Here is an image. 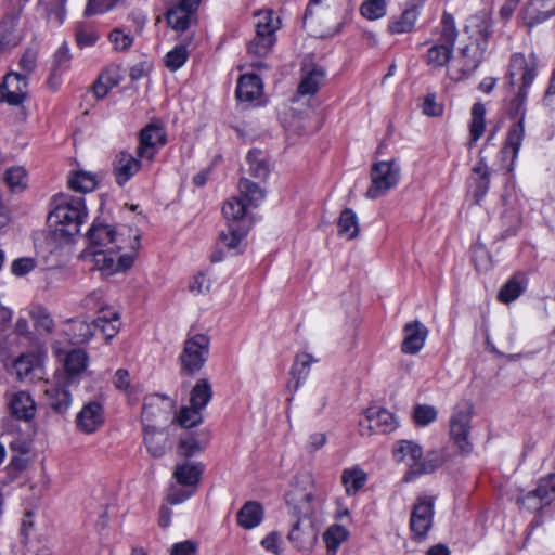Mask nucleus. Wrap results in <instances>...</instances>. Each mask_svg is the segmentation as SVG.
Wrapping results in <instances>:
<instances>
[{"label":"nucleus","instance_id":"nucleus-1","mask_svg":"<svg viewBox=\"0 0 555 555\" xmlns=\"http://www.w3.org/2000/svg\"><path fill=\"white\" fill-rule=\"evenodd\" d=\"M87 240L88 246L80 258L93 263L103 274L109 275L132 267L141 233L131 225L113 227L94 221L87 233Z\"/></svg>","mask_w":555,"mask_h":555},{"label":"nucleus","instance_id":"nucleus-2","mask_svg":"<svg viewBox=\"0 0 555 555\" xmlns=\"http://www.w3.org/2000/svg\"><path fill=\"white\" fill-rule=\"evenodd\" d=\"M313 482L310 473H298L285 495L286 504L298 517L288 532V540L300 551L311 550L318 540V530L310 517L313 513Z\"/></svg>","mask_w":555,"mask_h":555},{"label":"nucleus","instance_id":"nucleus-3","mask_svg":"<svg viewBox=\"0 0 555 555\" xmlns=\"http://www.w3.org/2000/svg\"><path fill=\"white\" fill-rule=\"evenodd\" d=\"M392 454L396 462L403 463L408 468L404 476L405 481H411L423 474H430L442 463L438 453L429 452L424 456L422 448L409 440L399 441L395 446Z\"/></svg>","mask_w":555,"mask_h":555},{"label":"nucleus","instance_id":"nucleus-4","mask_svg":"<svg viewBox=\"0 0 555 555\" xmlns=\"http://www.w3.org/2000/svg\"><path fill=\"white\" fill-rule=\"evenodd\" d=\"M82 198H61L56 207L49 214L48 222L59 236H73L78 233L86 218Z\"/></svg>","mask_w":555,"mask_h":555},{"label":"nucleus","instance_id":"nucleus-5","mask_svg":"<svg viewBox=\"0 0 555 555\" xmlns=\"http://www.w3.org/2000/svg\"><path fill=\"white\" fill-rule=\"evenodd\" d=\"M520 76L521 86L517 95L511 102L509 113L525 121V102L527 99V88L532 83L535 77V65L527 61L525 55L517 53L512 56L509 63V78L513 85L515 78Z\"/></svg>","mask_w":555,"mask_h":555},{"label":"nucleus","instance_id":"nucleus-6","mask_svg":"<svg viewBox=\"0 0 555 555\" xmlns=\"http://www.w3.org/2000/svg\"><path fill=\"white\" fill-rule=\"evenodd\" d=\"M441 24L439 42L433 44L426 53V64L431 69L442 68L450 62L457 37L454 17L450 13H443Z\"/></svg>","mask_w":555,"mask_h":555},{"label":"nucleus","instance_id":"nucleus-7","mask_svg":"<svg viewBox=\"0 0 555 555\" xmlns=\"http://www.w3.org/2000/svg\"><path fill=\"white\" fill-rule=\"evenodd\" d=\"M371 185L365 196L369 199H377L395 189L401 179V167L395 160L376 162L370 172Z\"/></svg>","mask_w":555,"mask_h":555},{"label":"nucleus","instance_id":"nucleus-8","mask_svg":"<svg viewBox=\"0 0 555 555\" xmlns=\"http://www.w3.org/2000/svg\"><path fill=\"white\" fill-rule=\"evenodd\" d=\"M210 339L205 334L190 335L179 356L181 371L186 375H194L203 369L209 356Z\"/></svg>","mask_w":555,"mask_h":555},{"label":"nucleus","instance_id":"nucleus-9","mask_svg":"<svg viewBox=\"0 0 555 555\" xmlns=\"http://www.w3.org/2000/svg\"><path fill=\"white\" fill-rule=\"evenodd\" d=\"M473 414V403L470 401L463 400L455 404L449 421L450 436L459 449L464 453H469L473 449V444L469 441Z\"/></svg>","mask_w":555,"mask_h":555},{"label":"nucleus","instance_id":"nucleus-10","mask_svg":"<svg viewBox=\"0 0 555 555\" xmlns=\"http://www.w3.org/2000/svg\"><path fill=\"white\" fill-rule=\"evenodd\" d=\"M280 28V20L272 11L256 14V36L248 44V52L258 57H264L271 51L274 42V33Z\"/></svg>","mask_w":555,"mask_h":555},{"label":"nucleus","instance_id":"nucleus-11","mask_svg":"<svg viewBox=\"0 0 555 555\" xmlns=\"http://www.w3.org/2000/svg\"><path fill=\"white\" fill-rule=\"evenodd\" d=\"M486 47L479 43H470L463 47L453 59L448 69V76L452 80H462L472 75L479 66Z\"/></svg>","mask_w":555,"mask_h":555},{"label":"nucleus","instance_id":"nucleus-12","mask_svg":"<svg viewBox=\"0 0 555 555\" xmlns=\"http://www.w3.org/2000/svg\"><path fill=\"white\" fill-rule=\"evenodd\" d=\"M173 401L164 396L150 395L144 398L141 421L144 428L156 427L165 423L173 412Z\"/></svg>","mask_w":555,"mask_h":555},{"label":"nucleus","instance_id":"nucleus-13","mask_svg":"<svg viewBox=\"0 0 555 555\" xmlns=\"http://www.w3.org/2000/svg\"><path fill=\"white\" fill-rule=\"evenodd\" d=\"M433 516L434 500L427 496L420 498L412 509L410 519L413 539L422 540L426 537L433 526Z\"/></svg>","mask_w":555,"mask_h":555},{"label":"nucleus","instance_id":"nucleus-14","mask_svg":"<svg viewBox=\"0 0 555 555\" xmlns=\"http://www.w3.org/2000/svg\"><path fill=\"white\" fill-rule=\"evenodd\" d=\"M398 427L396 416L388 410L382 408H370L366 416L360 422V434L370 435L372 431L388 434Z\"/></svg>","mask_w":555,"mask_h":555},{"label":"nucleus","instance_id":"nucleus-15","mask_svg":"<svg viewBox=\"0 0 555 555\" xmlns=\"http://www.w3.org/2000/svg\"><path fill=\"white\" fill-rule=\"evenodd\" d=\"M28 95L27 77L24 74L10 72L0 86L1 100L10 105H21Z\"/></svg>","mask_w":555,"mask_h":555},{"label":"nucleus","instance_id":"nucleus-16","mask_svg":"<svg viewBox=\"0 0 555 555\" xmlns=\"http://www.w3.org/2000/svg\"><path fill=\"white\" fill-rule=\"evenodd\" d=\"M165 143V130L156 124H149L140 133V144L137 150L138 157L152 160L157 150Z\"/></svg>","mask_w":555,"mask_h":555},{"label":"nucleus","instance_id":"nucleus-17","mask_svg":"<svg viewBox=\"0 0 555 555\" xmlns=\"http://www.w3.org/2000/svg\"><path fill=\"white\" fill-rule=\"evenodd\" d=\"M555 500V474L542 478L535 490L521 498L520 503L528 509L538 511Z\"/></svg>","mask_w":555,"mask_h":555},{"label":"nucleus","instance_id":"nucleus-18","mask_svg":"<svg viewBox=\"0 0 555 555\" xmlns=\"http://www.w3.org/2000/svg\"><path fill=\"white\" fill-rule=\"evenodd\" d=\"M332 13V10L324 4L323 0H310L304 14V25L317 36H326L330 31H324L321 28L328 23Z\"/></svg>","mask_w":555,"mask_h":555},{"label":"nucleus","instance_id":"nucleus-19","mask_svg":"<svg viewBox=\"0 0 555 555\" xmlns=\"http://www.w3.org/2000/svg\"><path fill=\"white\" fill-rule=\"evenodd\" d=\"M404 339L401 351L405 354H416L425 345L428 336L427 327L417 320L408 322L403 327Z\"/></svg>","mask_w":555,"mask_h":555},{"label":"nucleus","instance_id":"nucleus-20","mask_svg":"<svg viewBox=\"0 0 555 555\" xmlns=\"http://www.w3.org/2000/svg\"><path fill=\"white\" fill-rule=\"evenodd\" d=\"M104 424L103 406L95 401L83 405L76 416V425L85 434H93Z\"/></svg>","mask_w":555,"mask_h":555},{"label":"nucleus","instance_id":"nucleus-21","mask_svg":"<svg viewBox=\"0 0 555 555\" xmlns=\"http://www.w3.org/2000/svg\"><path fill=\"white\" fill-rule=\"evenodd\" d=\"M17 378L21 382H38L44 376V367L41 360L35 354H22L14 363Z\"/></svg>","mask_w":555,"mask_h":555},{"label":"nucleus","instance_id":"nucleus-22","mask_svg":"<svg viewBox=\"0 0 555 555\" xmlns=\"http://www.w3.org/2000/svg\"><path fill=\"white\" fill-rule=\"evenodd\" d=\"M204 464L201 462H184L177 464L173 470V478L183 488L195 490L204 472Z\"/></svg>","mask_w":555,"mask_h":555},{"label":"nucleus","instance_id":"nucleus-23","mask_svg":"<svg viewBox=\"0 0 555 555\" xmlns=\"http://www.w3.org/2000/svg\"><path fill=\"white\" fill-rule=\"evenodd\" d=\"M114 175L119 185H124L141 168V162L128 152H119L114 160Z\"/></svg>","mask_w":555,"mask_h":555},{"label":"nucleus","instance_id":"nucleus-24","mask_svg":"<svg viewBox=\"0 0 555 555\" xmlns=\"http://www.w3.org/2000/svg\"><path fill=\"white\" fill-rule=\"evenodd\" d=\"M424 1L425 0H412L409 7L398 17L389 22L388 30L391 34L412 31L418 17V9L423 5Z\"/></svg>","mask_w":555,"mask_h":555},{"label":"nucleus","instance_id":"nucleus-25","mask_svg":"<svg viewBox=\"0 0 555 555\" xmlns=\"http://www.w3.org/2000/svg\"><path fill=\"white\" fill-rule=\"evenodd\" d=\"M9 406L11 413L20 420L29 421L36 414V403L26 391H17L10 396Z\"/></svg>","mask_w":555,"mask_h":555},{"label":"nucleus","instance_id":"nucleus-26","mask_svg":"<svg viewBox=\"0 0 555 555\" xmlns=\"http://www.w3.org/2000/svg\"><path fill=\"white\" fill-rule=\"evenodd\" d=\"M302 73V78L298 86V93L301 95H312L317 93L325 78V70L317 65L305 64Z\"/></svg>","mask_w":555,"mask_h":555},{"label":"nucleus","instance_id":"nucleus-27","mask_svg":"<svg viewBox=\"0 0 555 555\" xmlns=\"http://www.w3.org/2000/svg\"><path fill=\"white\" fill-rule=\"evenodd\" d=\"M63 332L72 344H85L93 336L94 325L93 322L89 323L80 319L68 320L64 325Z\"/></svg>","mask_w":555,"mask_h":555},{"label":"nucleus","instance_id":"nucleus-28","mask_svg":"<svg viewBox=\"0 0 555 555\" xmlns=\"http://www.w3.org/2000/svg\"><path fill=\"white\" fill-rule=\"evenodd\" d=\"M144 443L153 457H162L170 448L168 434L156 427L144 428Z\"/></svg>","mask_w":555,"mask_h":555},{"label":"nucleus","instance_id":"nucleus-29","mask_svg":"<svg viewBox=\"0 0 555 555\" xmlns=\"http://www.w3.org/2000/svg\"><path fill=\"white\" fill-rule=\"evenodd\" d=\"M470 180L474 188V198L478 203L487 194L490 185V171L483 159H480L473 167Z\"/></svg>","mask_w":555,"mask_h":555},{"label":"nucleus","instance_id":"nucleus-30","mask_svg":"<svg viewBox=\"0 0 555 555\" xmlns=\"http://www.w3.org/2000/svg\"><path fill=\"white\" fill-rule=\"evenodd\" d=\"M249 224H228V230L219 234L218 245L228 250L241 253L240 245L249 231Z\"/></svg>","mask_w":555,"mask_h":555},{"label":"nucleus","instance_id":"nucleus-31","mask_svg":"<svg viewBox=\"0 0 555 555\" xmlns=\"http://www.w3.org/2000/svg\"><path fill=\"white\" fill-rule=\"evenodd\" d=\"M554 14H555V3L552 4L550 8H546V5L543 2H534V3L528 4L522 10L521 18L524 21V24L528 28H531V27L548 20Z\"/></svg>","mask_w":555,"mask_h":555},{"label":"nucleus","instance_id":"nucleus-32","mask_svg":"<svg viewBox=\"0 0 555 555\" xmlns=\"http://www.w3.org/2000/svg\"><path fill=\"white\" fill-rule=\"evenodd\" d=\"M262 93V83L257 75H243L240 77L236 88V98L240 101L250 102Z\"/></svg>","mask_w":555,"mask_h":555},{"label":"nucleus","instance_id":"nucleus-33","mask_svg":"<svg viewBox=\"0 0 555 555\" xmlns=\"http://www.w3.org/2000/svg\"><path fill=\"white\" fill-rule=\"evenodd\" d=\"M94 331L100 330L106 339L116 336L120 328L119 312L111 309H102L100 315L93 321Z\"/></svg>","mask_w":555,"mask_h":555},{"label":"nucleus","instance_id":"nucleus-34","mask_svg":"<svg viewBox=\"0 0 555 555\" xmlns=\"http://www.w3.org/2000/svg\"><path fill=\"white\" fill-rule=\"evenodd\" d=\"M88 365V356L81 349L69 351L64 359V370L66 374V383L70 384L75 377L81 374Z\"/></svg>","mask_w":555,"mask_h":555},{"label":"nucleus","instance_id":"nucleus-35","mask_svg":"<svg viewBox=\"0 0 555 555\" xmlns=\"http://www.w3.org/2000/svg\"><path fill=\"white\" fill-rule=\"evenodd\" d=\"M48 404L57 413H65L72 404L69 391L60 385H50L44 390Z\"/></svg>","mask_w":555,"mask_h":555},{"label":"nucleus","instance_id":"nucleus-36","mask_svg":"<svg viewBox=\"0 0 555 555\" xmlns=\"http://www.w3.org/2000/svg\"><path fill=\"white\" fill-rule=\"evenodd\" d=\"M263 518V509L257 502L250 501L245 503L238 511L236 519L237 524L244 529H253L257 527Z\"/></svg>","mask_w":555,"mask_h":555},{"label":"nucleus","instance_id":"nucleus-37","mask_svg":"<svg viewBox=\"0 0 555 555\" xmlns=\"http://www.w3.org/2000/svg\"><path fill=\"white\" fill-rule=\"evenodd\" d=\"M366 479L367 475L359 466L346 468L341 473V482L348 495H353L363 488Z\"/></svg>","mask_w":555,"mask_h":555},{"label":"nucleus","instance_id":"nucleus-38","mask_svg":"<svg viewBox=\"0 0 555 555\" xmlns=\"http://www.w3.org/2000/svg\"><path fill=\"white\" fill-rule=\"evenodd\" d=\"M526 278L522 273L512 276L500 289L498 298L504 304H509L517 299L525 291Z\"/></svg>","mask_w":555,"mask_h":555},{"label":"nucleus","instance_id":"nucleus-39","mask_svg":"<svg viewBox=\"0 0 555 555\" xmlns=\"http://www.w3.org/2000/svg\"><path fill=\"white\" fill-rule=\"evenodd\" d=\"M224 218L229 224H249L246 217V205L240 197H232L222 207Z\"/></svg>","mask_w":555,"mask_h":555},{"label":"nucleus","instance_id":"nucleus-40","mask_svg":"<svg viewBox=\"0 0 555 555\" xmlns=\"http://www.w3.org/2000/svg\"><path fill=\"white\" fill-rule=\"evenodd\" d=\"M21 36L16 30V21L13 17L0 21V51L10 49L20 43Z\"/></svg>","mask_w":555,"mask_h":555},{"label":"nucleus","instance_id":"nucleus-41","mask_svg":"<svg viewBox=\"0 0 555 555\" xmlns=\"http://www.w3.org/2000/svg\"><path fill=\"white\" fill-rule=\"evenodd\" d=\"M193 15V11L177 4L168 10L166 18L168 25L175 30L184 31L189 28Z\"/></svg>","mask_w":555,"mask_h":555},{"label":"nucleus","instance_id":"nucleus-42","mask_svg":"<svg viewBox=\"0 0 555 555\" xmlns=\"http://www.w3.org/2000/svg\"><path fill=\"white\" fill-rule=\"evenodd\" d=\"M337 227L338 233L341 237L346 240L357 237L359 233V223L356 212L350 208L343 210L339 216Z\"/></svg>","mask_w":555,"mask_h":555},{"label":"nucleus","instance_id":"nucleus-43","mask_svg":"<svg viewBox=\"0 0 555 555\" xmlns=\"http://www.w3.org/2000/svg\"><path fill=\"white\" fill-rule=\"evenodd\" d=\"M486 108L481 103H475L472 108V120L469 125L470 141L469 145L475 144L485 132Z\"/></svg>","mask_w":555,"mask_h":555},{"label":"nucleus","instance_id":"nucleus-44","mask_svg":"<svg viewBox=\"0 0 555 555\" xmlns=\"http://www.w3.org/2000/svg\"><path fill=\"white\" fill-rule=\"evenodd\" d=\"M247 163L249 165V172L253 177L258 179H267L270 172L269 164L263 153L259 150L249 151L247 154Z\"/></svg>","mask_w":555,"mask_h":555},{"label":"nucleus","instance_id":"nucleus-45","mask_svg":"<svg viewBox=\"0 0 555 555\" xmlns=\"http://www.w3.org/2000/svg\"><path fill=\"white\" fill-rule=\"evenodd\" d=\"M525 137V126L522 118H519L509 130L503 149V153L512 152L513 158H515L520 150L522 140Z\"/></svg>","mask_w":555,"mask_h":555},{"label":"nucleus","instance_id":"nucleus-46","mask_svg":"<svg viewBox=\"0 0 555 555\" xmlns=\"http://www.w3.org/2000/svg\"><path fill=\"white\" fill-rule=\"evenodd\" d=\"M212 396V389L209 382L205 378L198 379L191 391V405L203 410L208 404Z\"/></svg>","mask_w":555,"mask_h":555},{"label":"nucleus","instance_id":"nucleus-47","mask_svg":"<svg viewBox=\"0 0 555 555\" xmlns=\"http://www.w3.org/2000/svg\"><path fill=\"white\" fill-rule=\"evenodd\" d=\"M240 195L243 196L251 206H257L266 197V191L257 183L242 178L238 182Z\"/></svg>","mask_w":555,"mask_h":555},{"label":"nucleus","instance_id":"nucleus-48","mask_svg":"<svg viewBox=\"0 0 555 555\" xmlns=\"http://www.w3.org/2000/svg\"><path fill=\"white\" fill-rule=\"evenodd\" d=\"M348 530L340 525L331 526L324 533L328 555H336L340 544L348 538Z\"/></svg>","mask_w":555,"mask_h":555},{"label":"nucleus","instance_id":"nucleus-49","mask_svg":"<svg viewBox=\"0 0 555 555\" xmlns=\"http://www.w3.org/2000/svg\"><path fill=\"white\" fill-rule=\"evenodd\" d=\"M312 362L313 359L309 353L301 352L296 356L291 370L293 377L296 378L295 388H298L300 382L308 377Z\"/></svg>","mask_w":555,"mask_h":555},{"label":"nucleus","instance_id":"nucleus-50","mask_svg":"<svg viewBox=\"0 0 555 555\" xmlns=\"http://www.w3.org/2000/svg\"><path fill=\"white\" fill-rule=\"evenodd\" d=\"M4 181L12 192H21L27 185V172L23 167H11L4 173Z\"/></svg>","mask_w":555,"mask_h":555},{"label":"nucleus","instance_id":"nucleus-51","mask_svg":"<svg viewBox=\"0 0 555 555\" xmlns=\"http://www.w3.org/2000/svg\"><path fill=\"white\" fill-rule=\"evenodd\" d=\"M68 184L74 191L86 193L95 188L96 180L95 177L89 172L77 171L69 178Z\"/></svg>","mask_w":555,"mask_h":555},{"label":"nucleus","instance_id":"nucleus-52","mask_svg":"<svg viewBox=\"0 0 555 555\" xmlns=\"http://www.w3.org/2000/svg\"><path fill=\"white\" fill-rule=\"evenodd\" d=\"M386 0H365L360 9L363 17L374 21L386 15Z\"/></svg>","mask_w":555,"mask_h":555},{"label":"nucleus","instance_id":"nucleus-53","mask_svg":"<svg viewBox=\"0 0 555 555\" xmlns=\"http://www.w3.org/2000/svg\"><path fill=\"white\" fill-rule=\"evenodd\" d=\"M437 409L429 404H417L413 409V420L418 426H427L436 421Z\"/></svg>","mask_w":555,"mask_h":555},{"label":"nucleus","instance_id":"nucleus-54","mask_svg":"<svg viewBox=\"0 0 555 555\" xmlns=\"http://www.w3.org/2000/svg\"><path fill=\"white\" fill-rule=\"evenodd\" d=\"M109 41L117 51H127L133 43V36L121 27H116L108 35Z\"/></svg>","mask_w":555,"mask_h":555},{"label":"nucleus","instance_id":"nucleus-55","mask_svg":"<svg viewBox=\"0 0 555 555\" xmlns=\"http://www.w3.org/2000/svg\"><path fill=\"white\" fill-rule=\"evenodd\" d=\"M188 49L185 46H176L165 56V65L172 72L179 69L188 60Z\"/></svg>","mask_w":555,"mask_h":555},{"label":"nucleus","instance_id":"nucleus-56","mask_svg":"<svg viewBox=\"0 0 555 555\" xmlns=\"http://www.w3.org/2000/svg\"><path fill=\"white\" fill-rule=\"evenodd\" d=\"M201 412L202 410L190 405L181 409L176 420L182 427L190 428L198 425L202 422L203 417Z\"/></svg>","mask_w":555,"mask_h":555},{"label":"nucleus","instance_id":"nucleus-57","mask_svg":"<svg viewBox=\"0 0 555 555\" xmlns=\"http://www.w3.org/2000/svg\"><path fill=\"white\" fill-rule=\"evenodd\" d=\"M75 36L77 46L81 49L93 46L99 39L96 31L87 26L77 27Z\"/></svg>","mask_w":555,"mask_h":555},{"label":"nucleus","instance_id":"nucleus-58","mask_svg":"<svg viewBox=\"0 0 555 555\" xmlns=\"http://www.w3.org/2000/svg\"><path fill=\"white\" fill-rule=\"evenodd\" d=\"M178 449L181 455L184 457H191L201 453L204 450V446H202L194 437H186L180 439Z\"/></svg>","mask_w":555,"mask_h":555},{"label":"nucleus","instance_id":"nucleus-59","mask_svg":"<svg viewBox=\"0 0 555 555\" xmlns=\"http://www.w3.org/2000/svg\"><path fill=\"white\" fill-rule=\"evenodd\" d=\"M35 327L40 334H50L53 330L54 322L49 313L38 310L33 314Z\"/></svg>","mask_w":555,"mask_h":555},{"label":"nucleus","instance_id":"nucleus-60","mask_svg":"<svg viewBox=\"0 0 555 555\" xmlns=\"http://www.w3.org/2000/svg\"><path fill=\"white\" fill-rule=\"evenodd\" d=\"M99 78L108 87L114 88L122 80L124 73L118 65H111L100 74Z\"/></svg>","mask_w":555,"mask_h":555},{"label":"nucleus","instance_id":"nucleus-61","mask_svg":"<svg viewBox=\"0 0 555 555\" xmlns=\"http://www.w3.org/2000/svg\"><path fill=\"white\" fill-rule=\"evenodd\" d=\"M72 55L66 42H64L54 54V70H64L69 67Z\"/></svg>","mask_w":555,"mask_h":555},{"label":"nucleus","instance_id":"nucleus-62","mask_svg":"<svg viewBox=\"0 0 555 555\" xmlns=\"http://www.w3.org/2000/svg\"><path fill=\"white\" fill-rule=\"evenodd\" d=\"M327 404V397L320 391L312 392L306 401L307 410L312 413H320Z\"/></svg>","mask_w":555,"mask_h":555},{"label":"nucleus","instance_id":"nucleus-63","mask_svg":"<svg viewBox=\"0 0 555 555\" xmlns=\"http://www.w3.org/2000/svg\"><path fill=\"white\" fill-rule=\"evenodd\" d=\"M198 543L193 540H185L175 543L170 548V555H197Z\"/></svg>","mask_w":555,"mask_h":555},{"label":"nucleus","instance_id":"nucleus-64","mask_svg":"<svg viewBox=\"0 0 555 555\" xmlns=\"http://www.w3.org/2000/svg\"><path fill=\"white\" fill-rule=\"evenodd\" d=\"M422 111L429 117H438L442 115L443 106L436 101L434 94H428L424 99Z\"/></svg>","mask_w":555,"mask_h":555}]
</instances>
